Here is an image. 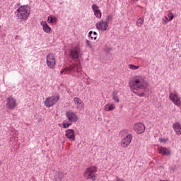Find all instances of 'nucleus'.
I'll list each match as a JSON object with an SVG mask.
<instances>
[{
  "instance_id": "nucleus-7",
  "label": "nucleus",
  "mask_w": 181,
  "mask_h": 181,
  "mask_svg": "<svg viewBox=\"0 0 181 181\" xmlns=\"http://www.w3.org/2000/svg\"><path fill=\"white\" fill-rule=\"evenodd\" d=\"M170 101L176 105V107H181V97L176 92H170L169 94Z\"/></svg>"
},
{
  "instance_id": "nucleus-25",
  "label": "nucleus",
  "mask_w": 181,
  "mask_h": 181,
  "mask_svg": "<svg viewBox=\"0 0 181 181\" xmlns=\"http://www.w3.org/2000/svg\"><path fill=\"white\" fill-rule=\"evenodd\" d=\"M112 98L115 103H119V98L117 96V93H114L112 95Z\"/></svg>"
},
{
  "instance_id": "nucleus-21",
  "label": "nucleus",
  "mask_w": 181,
  "mask_h": 181,
  "mask_svg": "<svg viewBox=\"0 0 181 181\" xmlns=\"http://www.w3.org/2000/svg\"><path fill=\"white\" fill-rule=\"evenodd\" d=\"M136 26H138L139 28H141V26H142V25H144V18H139L136 23Z\"/></svg>"
},
{
  "instance_id": "nucleus-31",
  "label": "nucleus",
  "mask_w": 181,
  "mask_h": 181,
  "mask_svg": "<svg viewBox=\"0 0 181 181\" xmlns=\"http://www.w3.org/2000/svg\"><path fill=\"white\" fill-rule=\"evenodd\" d=\"M124 134H125V130H122L119 132V135H123Z\"/></svg>"
},
{
  "instance_id": "nucleus-11",
  "label": "nucleus",
  "mask_w": 181,
  "mask_h": 181,
  "mask_svg": "<svg viewBox=\"0 0 181 181\" xmlns=\"http://www.w3.org/2000/svg\"><path fill=\"white\" fill-rule=\"evenodd\" d=\"M132 142V134L126 135L120 143L122 148H128L131 143Z\"/></svg>"
},
{
  "instance_id": "nucleus-26",
  "label": "nucleus",
  "mask_w": 181,
  "mask_h": 181,
  "mask_svg": "<svg viewBox=\"0 0 181 181\" xmlns=\"http://www.w3.org/2000/svg\"><path fill=\"white\" fill-rule=\"evenodd\" d=\"M87 47H89V49H93V45H91V42L88 40H86L85 42Z\"/></svg>"
},
{
  "instance_id": "nucleus-24",
  "label": "nucleus",
  "mask_w": 181,
  "mask_h": 181,
  "mask_svg": "<svg viewBox=\"0 0 181 181\" xmlns=\"http://www.w3.org/2000/svg\"><path fill=\"white\" fill-rule=\"evenodd\" d=\"M129 69L130 70H138L139 69V66H135L134 64H129Z\"/></svg>"
},
{
  "instance_id": "nucleus-29",
  "label": "nucleus",
  "mask_w": 181,
  "mask_h": 181,
  "mask_svg": "<svg viewBox=\"0 0 181 181\" xmlns=\"http://www.w3.org/2000/svg\"><path fill=\"white\" fill-rule=\"evenodd\" d=\"M168 21H170V22H171V21H173V18H175V16H173V13H172V12H170V13H168Z\"/></svg>"
},
{
  "instance_id": "nucleus-27",
  "label": "nucleus",
  "mask_w": 181,
  "mask_h": 181,
  "mask_svg": "<svg viewBox=\"0 0 181 181\" xmlns=\"http://www.w3.org/2000/svg\"><path fill=\"white\" fill-rule=\"evenodd\" d=\"M158 141H159V142H161L162 144H166V141H169V139H168L166 137H163V138H160Z\"/></svg>"
},
{
  "instance_id": "nucleus-10",
  "label": "nucleus",
  "mask_w": 181,
  "mask_h": 181,
  "mask_svg": "<svg viewBox=\"0 0 181 181\" xmlns=\"http://www.w3.org/2000/svg\"><path fill=\"white\" fill-rule=\"evenodd\" d=\"M81 54V49L78 46H76L70 50L69 55L71 56V59H74V60H76V59H78Z\"/></svg>"
},
{
  "instance_id": "nucleus-18",
  "label": "nucleus",
  "mask_w": 181,
  "mask_h": 181,
  "mask_svg": "<svg viewBox=\"0 0 181 181\" xmlns=\"http://www.w3.org/2000/svg\"><path fill=\"white\" fill-rule=\"evenodd\" d=\"M173 131L175 132L176 135L180 136L181 134V124L179 122H175L173 124Z\"/></svg>"
},
{
  "instance_id": "nucleus-19",
  "label": "nucleus",
  "mask_w": 181,
  "mask_h": 181,
  "mask_svg": "<svg viewBox=\"0 0 181 181\" xmlns=\"http://www.w3.org/2000/svg\"><path fill=\"white\" fill-rule=\"evenodd\" d=\"M40 25L42 26V29L45 33H52V28L47 25V23L41 21Z\"/></svg>"
},
{
  "instance_id": "nucleus-16",
  "label": "nucleus",
  "mask_w": 181,
  "mask_h": 181,
  "mask_svg": "<svg viewBox=\"0 0 181 181\" xmlns=\"http://www.w3.org/2000/svg\"><path fill=\"white\" fill-rule=\"evenodd\" d=\"M92 11L95 18H97L98 19H101V16H103V14L101 13V10L98 8V6H97V4L92 5Z\"/></svg>"
},
{
  "instance_id": "nucleus-3",
  "label": "nucleus",
  "mask_w": 181,
  "mask_h": 181,
  "mask_svg": "<svg viewBox=\"0 0 181 181\" xmlns=\"http://www.w3.org/2000/svg\"><path fill=\"white\" fill-rule=\"evenodd\" d=\"M65 115L67 120L64 121L63 128L67 129L72 125L74 122H77V121H78V116H77V114L74 111H66Z\"/></svg>"
},
{
  "instance_id": "nucleus-9",
  "label": "nucleus",
  "mask_w": 181,
  "mask_h": 181,
  "mask_svg": "<svg viewBox=\"0 0 181 181\" xmlns=\"http://www.w3.org/2000/svg\"><path fill=\"white\" fill-rule=\"evenodd\" d=\"M133 129L136 132V134H144L146 129L145 124H144V123L142 122L135 123L133 125Z\"/></svg>"
},
{
  "instance_id": "nucleus-28",
  "label": "nucleus",
  "mask_w": 181,
  "mask_h": 181,
  "mask_svg": "<svg viewBox=\"0 0 181 181\" xmlns=\"http://www.w3.org/2000/svg\"><path fill=\"white\" fill-rule=\"evenodd\" d=\"M162 21H163V25H168V22H169V18H168V17H166V16H164L162 18Z\"/></svg>"
},
{
  "instance_id": "nucleus-17",
  "label": "nucleus",
  "mask_w": 181,
  "mask_h": 181,
  "mask_svg": "<svg viewBox=\"0 0 181 181\" xmlns=\"http://www.w3.org/2000/svg\"><path fill=\"white\" fill-rule=\"evenodd\" d=\"M65 136H66V138L70 139V141H76V135L73 129L66 130Z\"/></svg>"
},
{
  "instance_id": "nucleus-8",
  "label": "nucleus",
  "mask_w": 181,
  "mask_h": 181,
  "mask_svg": "<svg viewBox=\"0 0 181 181\" xmlns=\"http://www.w3.org/2000/svg\"><path fill=\"white\" fill-rule=\"evenodd\" d=\"M6 108L8 110H15L16 108V105H18V103H16V99L13 98V96H9L6 98Z\"/></svg>"
},
{
  "instance_id": "nucleus-5",
  "label": "nucleus",
  "mask_w": 181,
  "mask_h": 181,
  "mask_svg": "<svg viewBox=\"0 0 181 181\" xmlns=\"http://www.w3.org/2000/svg\"><path fill=\"white\" fill-rule=\"evenodd\" d=\"M97 167L92 165L87 168L83 172V177L86 180L95 181L97 179Z\"/></svg>"
},
{
  "instance_id": "nucleus-2",
  "label": "nucleus",
  "mask_w": 181,
  "mask_h": 181,
  "mask_svg": "<svg viewBox=\"0 0 181 181\" xmlns=\"http://www.w3.org/2000/svg\"><path fill=\"white\" fill-rule=\"evenodd\" d=\"M16 16L21 20V21H27V19L30 16V8L29 6L24 5L21 6L16 11Z\"/></svg>"
},
{
  "instance_id": "nucleus-23",
  "label": "nucleus",
  "mask_w": 181,
  "mask_h": 181,
  "mask_svg": "<svg viewBox=\"0 0 181 181\" xmlns=\"http://www.w3.org/2000/svg\"><path fill=\"white\" fill-rule=\"evenodd\" d=\"M89 36H90V37H91L92 39H94V40H95L97 39V33L93 32V31H90Z\"/></svg>"
},
{
  "instance_id": "nucleus-30",
  "label": "nucleus",
  "mask_w": 181,
  "mask_h": 181,
  "mask_svg": "<svg viewBox=\"0 0 181 181\" xmlns=\"http://www.w3.org/2000/svg\"><path fill=\"white\" fill-rule=\"evenodd\" d=\"M115 181H125V180L117 177Z\"/></svg>"
},
{
  "instance_id": "nucleus-12",
  "label": "nucleus",
  "mask_w": 181,
  "mask_h": 181,
  "mask_svg": "<svg viewBox=\"0 0 181 181\" xmlns=\"http://www.w3.org/2000/svg\"><path fill=\"white\" fill-rule=\"evenodd\" d=\"M59 96H51L47 98L44 104L45 107H53L57 101H59Z\"/></svg>"
},
{
  "instance_id": "nucleus-14",
  "label": "nucleus",
  "mask_w": 181,
  "mask_h": 181,
  "mask_svg": "<svg viewBox=\"0 0 181 181\" xmlns=\"http://www.w3.org/2000/svg\"><path fill=\"white\" fill-rule=\"evenodd\" d=\"M158 151L160 155H162L163 156H170V153H172V151L170 150L169 148L160 146L158 148Z\"/></svg>"
},
{
  "instance_id": "nucleus-4",
  "label": "nucleus",
  "mask_w": 181,
  "mask_h": 181,
  "mask_svg": "<svg viewBox=\"0 0 181 181\" xmlns=\"http://www.w3.org/2000/svg\"><path fill=\"white\" fill-rule=\"evenodd\" d=\"M60 73L62 76H64L65 74H72V76H74V73H81V64H74L70 65V66L63 69Z\"/></svg>"
},
{
  "instance_id": "nucleus-32",
  "label": "nucleus",
  "mask_w": 181,
  "mask_h": 181,
  "mask_svg": "<svg viewBox=\"0 0 181 181\" xmlns=\"http://www.w3.org/2000/svg\"><path fill=\"white\" fill-rule=\"evenodd\" d=\"M62 177H61L59 179L55 178V180L59 181V180H62Z\"/></svg>"
},
{
  "instance_id": "nucleus-20",
  "label": "nucleus",
  "mask_w": 181,
  "mask_h": 181,
  "mask_svg": "<svg viewBox=\"0 0 181 181\" xmlns=\"http://www.w3.org/2000/svg\"><path fill=\"white\" fill-rule=\"evenodd\" d=\"M115 108H116L115 105L111 104V103H107L105 105L104 110L106 112L114 111V110H115Z\"/></svg>"
},
{
  "instance_id": "nucleus-6",
  "label": "nucleus",
  "mask_w": 181,
  "mask_h": 181,
  "mask_svg": "<svg viewBox=\"0 0 181 181\" xmlns=\"http://www.w3.org/2000/svg\"><path fill=\"white\" fill-rule=\"evenodd\" d=\"M111 21H112V16H107L105 21L104 20H101L96 23V29H98V30H101L102 32H105V30L108 29V26Z\"/></svg>"
},
{
  "instance_id": "nucleus-1",
  "label": "nucleus",
  "mask_w": 181,
  "mask_h": 181,
  "mask_svg": "<svg viewBox=\"0 0 181 181\" xmlns=\"http://www.w3.org/2000/svg\"><path fill=\"white\" fill-rule=\"evenodd\" d=\"M149 83L145 78L141 75L133 76L129 81V87L138 97H145V90L148 88Z\"/></svg>"
},
{
  "instance_id": "nucleus-13",
  "label": "nucleus",
  "mask_w": 181,
  "mask_h": 181,
  "mask_svg": "<svg viewBox=\"0 0 181 181\" xmlns=\"http://www.w3.org/2000/svg\"><path fill=\"white\" fill-rule=\"evenodd\" d=\"M47 66L49 69H53L56 66V58L53 54L47 55Z\"/></svg>"
},
{
  "instance_id": "nucleus-15",
  "label": "nucleus",
  "mask_w": 181,
  "mask_h": 181,
  "mask_svg": "<svg viewBox=\"0 0 181 181\" xmlns=\"http://www.w3.org/2000/svg\"><path fill=\"white\" fill-rule=\"evenodd\" d=\"M74 103L76 110H80V111H81V110L84 108V103H83L81 99L77 97L74 98Z\"/></svg>"
},
{
  "instance_id": "nucleus-22",
  "label": "nucleus",
  "mask_w": 181,
  "mask_h": 181,
  "mask_svg": "<svg viewBox=\"0 0 181 181\" xmlns=\"http://www.w3.org/2000/svg\"><path fill=\"white\" fill-rule=\"evenodd\" d=\"M47 22L49 23H56L57 22V19L56 17H48Z\"/></svg>"
}]
</instances>
